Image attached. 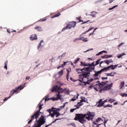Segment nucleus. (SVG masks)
<instances>
[{
    "label": "nucleus",
    "mask_w": 127,
    "mask_h": 127,
    "mask_svg": "<svg viewBox=\"0 0 127 127\" xmlns=\"http://www.w3.org/2000/svg\"><path fill=\"white\" fill-rule=\"evenodd\" d=\"M67 74L66 75H70V72H71V68L66 69Z\"/></svg>",
    "instance_id": "nucleus-35"
},
{
    "label": "nucleus",
    "mask_w": 127,
    "mask_h": 127,
    "mask_svg": "<svg viewBox=\"0 0 127 127\" xmlns=\"http://www.w3.org/2000/svg\"><path fill=\"white\" fill-rule=\"evenodd\" d=\"M67 63H68V62H64V65L65 66V65H66V64H67Z\"/></svg>",
    "instance_id": "nucleus-59"
},
{
    "label": "nucleus",
    "mask_w": 127,
    "mask_h": 127,
    "mask_svg": "<svg viewBox=\"0 0 127 127\" xmlns=\"http://www.w3.org/2000/svg\"><path fill=\"white\" fill-rule=\"evenodd\" d=\"M7 32L8 33L10 34V29H7Z\"/></svg>",
    "instance_id": "nucleus-51"
},
{
    "label": "nucleus",
    "mask_w": 127,
    "mask_h": 127,
    "mask_svg": "<svg viewBox=\"0 0 127 127\" xmlns=\"http://www.w3.org/2000/svg\"><path fill=\"white\" fill-rule=\"evenodd\" d=\"M65 54H66V53L63 54L61 56V57H64V56H65Z\"/></svg>",
    "instance_id": "nucleus-55"
},
{
    "label": "nucleus",
    "mask_w": 127,
    "mask_h": 127,
    "mask_svg": "<svg viewBox=\"0 0 127 127\" xmlns=\"http://www.w3.org/2000/svg\"><path fill=\"white\" fill-rule=\"evenodd\" d=\"M47 112H48L50 114V116L52 117V118H54L55 117V115H56V118H58L59 116H61V114L59 113L57 110H52V109H49L47 110Z\"/></svg>",
    "instance_id": "nucleus-8"
},
{
    "label": "nucleus",
    "mask_w": 127,
    "mask_h": 127,
    "mask_svg": "<svg viewBox=\"0 0 127 127\" xmlns=\"http://www.w3.org/2000/svg\"><path fill=\"white\" fill-rule=\"evenodd\" d=\"M29 79H30V77H29V76H26V80H29Z\"/></svg>",
    "instance_id": "nucleus-56"
},
{
    "label": "nucleus",
    "mask_w": 127,
    "mask_h": 127,
    "mask_svg": "<svg viewBox=\"0 0 127 127\" xmlns=\"http://www.w3.org/2000/svg\"><path fill=\"white\" fill-rule=\"evenodd\" d=\"M93 70H89L87 72H83L81 75H80V79H81L79 80L80 82H83L84 83L85 85H87V84L89 85L91 82L94 81V78H92L91 77L89 78L91 72H93Z\"/></svg>",
    "instance_id": "nucleus-1"
},
{
    "label": "nucleus",
    "mask_w": 127,
    "mask_h": 127,
    "mask_svg": "<svg viewBox=\"0 0 127 127\" xmlns=\"http://www.w3.org/2000/svg\"><path fill=\"white\" fill-rule=\"evenodd\" d=\"M60 108H61V110L62 109H64V108H65V104H64V105L62 106H61Z\"/></svg>",
    "instance_id": "nucleus-47"
},
{
    "label": "nucleus",
    "mask_w": 127,
    "mask_h": 127,
    "mask_svg": "<svg viewBox=\"0 0 127 127\" xmlns=\"http://www.w3.org/2000/svg\"><path fill=\"white\" fill-rule=\"evenodd\" d=\"M38 124L39 125H41V126H42V125H44V124H45V119H44V116H42V117H40L38 121Z\"/></svg>",
    "instance_id": "nucleus-11"
},
{
    "label": "nucleus",
    "mask_w": 127,
    "mask_h": 127,
    "mask_svg": "<svg viewBox=\"0 0 127 127\" xmlns=\"http://www.w3.org/2000/svg\"><path fill=\"white\" fill-rule=\"evenodd\" d=\"M81 100H80V102L77 103V106H78V107H81V106H83V105H84V103L82 102H86V100H85L86 98L85 97H81Z\"/></svg>",
    "instance_id": "nucleus-12"
},
{
    "label": "nucleus",
    "mask_w": 127,
    "mask_h": 127,
    "mask_svg": "<svg viewBox=\"0 0 127 127\" xmlns=\"http://www.w3.org/2000/svg\"><path fill=\"white\" fill-rule=\"evenodd\" d=\"M34 28L35 29H37L38 31H42V30H43L42 28L40 26H36Z\"/></svg>",
    "instance_id": "nucleus-22"
},
{
    "label": "nucleus",
    "mask_w": 127,
    "mask_h": 127,
    "mask_svg": "<svg viewBox=\"0 0 127 127\" xmlns=\"http://www.w3.org/2000/svg\"><path fill=\"white\" fill-rule=\"evenodd\" d=\"M57 97L55 98L53 97L51 98V100H52V101H58V100H61V96H60V93H59V94H57Z\"/></svg>",
    "instance_id": "nucleus-13"
},
{
    "label": "nucleus",
    "mask_w": 127,
    "mask_h": 127,
    "mask_svg": "<svg viewBox=\"0 0 127 127\" xmlns=\"http://www.w3.org/2000/svg\"><path fill=\"white\" fill-rule=\"evenodd\" d=\"M59 120H61V119H56L54 122H53V123L56 122L57 121H59Z\"/></svg>",
    "instance_id": "nucleus-49"
},
{
    "label": "nucleus",
    "mask_w": 127,
    "mask_h": 127,
    "mask_svg": "<svg viewBox=\"0 0 127 127\" xmlns=\"http://www.w3.org/2000/svg\"><path fill=\"white\" fill-rule=\"evenodd\" d=\"M61 14V13H60V12H58V13H57V14L53 16L52 18H54V17H58V16H60Z\"/></svg>",
    "instance_id": "nucleus-28"
},
{
    "label": "nucleus",
    "mask_w": 127,
    "mask_h": 127,
    "mask_svg": "<svg viewBox=\"0 0 127 127\" xmlns=\"http://www.w3.org/2000/svg\"><path fill=\"white\" fill-rule=\"evenodd\" d=\"M42 100H41L38 104L39 106V110L36 111V113L31 117V119L28 121V124H29L32 122L35 119H38L39 116H40V113L41 109H42V106H43V103H42Z\"/></svg>",
    "instance_id": "nucleus-2"
},
{
    "label": "nucleus",
    "mask_w": 127,
    "mask_h": 127,
    "mask_svg": "<svg viewBox=\"0 0 127 127\" xmlns=\"http://www.w3.org/2000/svg\"><path fill=\"white\" fill-rule=\"evenodd\" d=\"M79 61H80L79 58H77V59L75 60V61L74 62V64H77V63H78V62H79Z\"/></svg>",
    "instance_id": "nucleus-39"
},
{
    "label": "nucleus",
    "mask_w": 127,
    "mask_h": 127,
    "mask_svg": "<svg viewBox=\"0 0 127 127\" xmlns=\"http://www.w3.org/2000/svg\"><path fill=\"white\" fill-rule=\"evenodd\" d=\"M109 0V3H112L114 1V0Z\"/></svg>",
    "instance_id": "nucleus-58"
},
{
    "label": "nucleus",
    "mask_w": 127,
    "mask_h": 127,
    "mask_svg": "<svg viewBox=\"0 0 127 127\" xmlns=\"http://www.w3.org/2000/svg\"><path fill=\"white\" fill-rule=\"evenodd\" d=\"M66 80L67 81H69V75L68 74H66Z\"/></svg>",
    "instance_id": "nucleus-52"
},
{
    "label": "nucleus",
    "mask_w": 127,
    "mask_h": 127,
    "mask_svg": "<svg viewBox=\"0 0 127 127\" xmlns=\"http://www.w3.org/2000/svg\"><path fill=\"white\" fill-rule=\"evenodd\" d=\"M103 63H105V61H101L99 64H103Z\"/></svg>",
    "instance_id": "nucleus-61"
},
{
    "label": "nucleus",
    "mask_w": 127,
    "mask_h": 127,
    "mask_svg": "<svg viewBox=\"0 0 127 127\" xmlns=\"http://www.w3.org/2000/svg\"><path fill=\"white\" fill-rule=\"evenodd\" d=\"M104 62L107 65H109V63H113L114 61H113V60L110 59V60H106L104 61Z\"/></svg>",
    "instance_id": "nucleus-18"
},
{
    "label": "nucleus",
    "mask_w": 127,
    "mask_h": 127,
    "mask_svg": "<svg viewBox=\"0 0 127 127\" xmlns=\"http://www.w3.org/2000/svg\"><path fill=\"white\" fill-rule=\"evenodd\" d=\"M71 101H72V102H74L75 101H76V99L74 98H72L71 99H70Z\"/></svg>",
    "instance_id": "nucleus-50"
},
{
    "label": "nucleus",
    "mask_w": 127,
    "mask_h": 127,
    "mask_svg": "<svg viewBox=\"0 0 127 127\" xmlns=\"http://www.w3.org/2000/svg\"><path fill=\"white\" fill-rule=\"evenodd\" d=\"M46 20V18L42 19L41 21H45Z\"/></svg>",
    "instance_id": "nucleus-64"
},
{
    "label": "nucleus",
    "mask_w": 127,
    "mask_h": 127,
    "mask_svg": "<svg viewBox=\"0 0 127 127\" xmlns=\"http://www.w3.org/2000/svg\"><path fill=\"white\" fill-rule=\"evenodd\" d=\"M107 102H108V100L106 99L104 100V102H102V103H104V104H105V103H107Z\"/></svg>",
    "instance_id": "nucleus-62"
},
{
    "label": "nucleus",
    "mask_w": 127,
    "mask_h": 127,
    "mask_svg": "<svg viewBox=\"0 0 127 127\" xmlns=\"http://www.w3.org/2000/svg\"><path fill=\"white\" fill-rule=\"evenodd\" d=\"M106 82H102L100 83V85H101V86H104V85H106Z\"/></svg>",
    "instance_id": "nucleus-43"
},
{
    "label": "nucleus",
    "mask_w": 127,
    "mask_h": 127,
    "mask_svg": "<svg viewBox=\"0 0 127 127\" xmlns=\"http://www.w3.org/2000/svg\"><path fill=\"white\" fill-rule=\"evenodd\" d=\"M118 6H119V5H117L114 6L113 7L110 8L109 9V10H113V9L116 8V7H118Z\"/></svg>",
    "instance_id": "nucleus-34"
},
{
    "label": "nucleus",
    "mask_w": 127,
    "mask_h": 127,
    "mask_svg": "<svg viewBox=\"0 0 127 127\" xmlns=\"http://www.w3.org/2000/svg\"><path fill=\"white\" fill-rule=\"evenodd\" d=\"M95 62H93L91 64L88 63V67H87L86 68H89V67L94 68V70H95V66H96V65H95Z\"/></svg>",
    "instance_id": "nucleus-17"
},
{
    "label": "nucleus",
    "mask_w": 127,
    "mask_h": 127,
    "mask_svg": "<svg viewBox=\"0 0 127 127\" xmlns=\"http://www.w3.org/2000/svg\"><path fill=\"white\" fill-rule=\"evenodd\" d=\"M76 109V108L70 109V113H73L74 112V111H75Z\"/></svg>",
    "instance_id": "nucleus-44"
},
{
    "label": "nucleus",
    "mask_w": 127,
    "mask_h": 127,
    "mask_svg": "<svg viewBox=\"0 0 127 127\" xmlns=\"http://www.w3.org/2000/svg\"><path fill=\"white\" fill-rule=\"evenodd\" d=\"M101 79H102V80H105V79L106 80H108V77H102L101 78Z\"/></svg>",
    "instance_id": "nucleus-46"
},
{
    "label": "nucleus",
    "mask_w": 127,
    "mask_h": 127,
    "mask_svg": "<svg viewBox=\"0 0 127 127\" xmlns=\"http://www.w3.org/2000/svg\"><path fill=\"white\" fill-rule=\"evenodd\" d=\"M121 96H122V97H127V93H121Z\"/></svg>",
    "instance_id": "nucleus-40"
},
{
    "label": "nucleus",
    "mask_w": 127,
    "mask_h": 127,
    "mask_svg": "<svg viewBox=\"0 0 127 127\" xmlns=\"http://www.w3.org/2000/svg\"><path fill=\"white\" fill-rule=\"evenodd\" d=\"M104 106V103H103V100L100 99L99 101L97 103V107L98 108H101V107H103Z\"/></svg>",
    "instance_id": "nucleus-14"
},
{
    "label": "nucleus",
    "mask_w": 127,
    "mask_h": 127,
    "mask_svg": "<svg viewBox=\"0 0 127 127\" xmlns=\"http://www.w3.org/2000/svg\"><path fill=\"white\" fill-rule=\"evenodd\" d=\"M30 40H37V36L36 34H33L30 37Z\"/></svg>",
    "instance_id": "nucleus-16"
},
{
    "label": "nucleus",
    "mask_w": 127,
    "mask_h": 127,
    "mask_svg": "<svg viewBox=\"0 0 127 127\" xmlns=\"http://www.w3.org/2000/svg\"><path fill=\"white\" fill-rule=\"evenodd\" d=\"M111 67H112V65L109 66L107 67H105L103 69H101L99 71L94 70V72L95 74H94L93 75V77L94 80H99V79H100V77L99 76H100L101 74H102V73H103V72H107V71H109V70H110Z\"/></svg>",
    "instance_id": "nucleus-3"
},
{
    "label": "nucleus",
    "mask_w": 127,
    "mask_h": 127,
    "mask_svg": "<svg viewBox=\"0 0 127 127\" xmlns=\"http://www.w3.org/2000/svg\"><path fill=\"white\" fill-rule=\"evenodd\" d=\"M7 64H8V62H7V61H6L4 63V68L6 70H7Z\"/></svg>",
    "instance_id": "nucleus-29"
},
{
    "label": "nucleus",
    "mask_w": 127,
    "mask_h": 127,
    "mask_svg": "<svg viewBox=\"0 0 127 127\" xmlns=\"http://www.w3.org/2000/svg\"><path fill=\"white\" fill-rule=\"evenodd\" d=\"M101 59H98L97 60V61L95 62V66H97V65H99L100 64V62L101 61Z\"/></svg>",
    "instance_id": "nucleus-27"
},
{
    "label": "nucleus",
    "mask_w": 127,
    "mask_h": 127,
    "mask_svg": "<svg viewBox=\"0 0 127 127\" xmlns=\"http://www.w3.org/2000/svg\"><path fill=\"white\" fill-rule=\"evenodd\" d=\"M26 83H24L23 84L20 85L18 87H16L15 90H13V92L10 94V95L8 97L5 98L4 99H3V101L5 102V101H7L8 99H10L11 98V96L13 95V94L14 93H17V92H18V91H21L25 87V84Z\"/></svg>",
    "instance_id": "nucleus-5"
},
{
    "label": "nucleus",
    "mask_w": 127,
    "mask_h": 127,
    "mask_svg": "<svg viewBox=\"0 0 127 127\" xmlns=\"http://www.w3.org/2000/svg\"><path fill=\"white\" fill-rule=\"evenodd\" d=\"M93 28H91L89 29L88 30L86 31L85 32L88 33V32H89V31H91V30H92V29H93Z\"/></svg>",
    "instance_id": "nucleus-48"
},
{
    "label": "nucleus",
    "mask_w": 127,
    "mask_h": 127,
    "mask_svg": "<svg viewBox=\"0 0 127 127\" xmlns=\"http://www.w3.org/2000/svg\"><path fill=\"white\" fill-rule=\"evenodd\" d=\"M109 66H112L111 67H110V69H111V70H115V68H117V67H118V66H119V64H115V65H109Z\"/></svg>",
    "instance_id": "nucleus-20"
},
{
    "label": "nucleus",
    "mask_w": 127,
    "mask_h": 127,
    "mask_svg": "<svg viewBox=\"0 0 127 127\" xmlns=\"http://www.w3.org/2000/svg\"><path fill=\"white\" fill-rule=\"evenodd\" d=\"M106 74H107L106 76L113 77V76H115V74H116V72H112L110 73H106Z\"/></svg>",
    "instance_id": "nucleus-23"
},
{
    "label": "nucleus",
    "mask_w": 127,
    "mask_h": 127,
    "mask_svg": "<svg viewBox=\"0 0 127 127\" xmlns=\"http://www.w3.org/2000/svg\"><path fill=\"white\" fill-rule=\"evenodd\" d=\"M101 54H103V51L101 52H100L99 53L96 54V56H99V55H101Z\"/></svg>",
    "instance_id": "nucleus-42"
},
{
    "label": "nucleus",
    "mask_w": 127,
    "mask_h": 127,
    "mask_svg": "<svg viewBox=\"0 0 127 127\" xmlns=\"http://www.w3.org/2000/svg\"><path fill=\"white\" fill-rule=\"evenodd\" d=\"M101 121H103V119H102L101 118H98L96 119V123H99V122H101Z\"/></svg>",
    "instance_id": "nucleus-36"
},
{
    "label": "nucleus",
    "mask_w": 127,
    "mask_h": 127,
    "mask_svg": "<svg viewBox=\"0 0 127 127\" xmlns=\"http://www.w3.org/2000/svg\"><path fill=\"white\" fill-rule=\"evenodd\" d=\"M109 102H110V103H114V102L116 101V100H115L114 99H110L108 100Z\"/></svg>",
    "instance_id": "nucleus-33"
},
{
    "label": "nucleus",
    "mask_w": 127,
    "mask_h": 127,
    "mask_svg": "<svg viewBox=\"0 0 127 127\" xmlns=\"http://www.w3.org/2000/svg\"><path fill=\"white\" fill-rule=\"evenodd\" d=\"M104 108H112L113 107V105H111L110 104L107 105L105 106H104Z\"/></svg>",
    "instance_id": "nucleus-38"
},
{
    "label": "nucleus",
    "mask_w": 127,
    "mask_h": 127,
    "mask_svg": "<svg viewBox=\"0 0 127 127\" xmlns=\"http://www.w3.org/2000/svg\"><path fill=\"white\" fill-rule=\"evenodd\" d=\"M76 23L77 22L76 21H72L65 24L66 26L62 29V31H64V30H66V29H71V28L75 27Z\"/></svg>",
    "instance_id": "nucleus-6"
},
{
    "label": "nucleus",
    "mask_w": 127,
    "mask_h": 127,
    "mask_svg": "<svg viewBox=\"0 0 127 127\" xmlns=\"http://www.w3.org/2000/svg\"><path fill=\"white\" fill-rule=\"evenodd\" d=\"M79 40H82L84 42H87V41H88V39L87 38H84V37L80 38Z\"/></svg>",
    "instance_id": "nucleus-21"
},
{
    "label": "nucleus",
    "mask_w": 127,
    "mask_h": 127,
    "mask_svg": "<svg viewBox=\"0 0 127 127\" xmlns=\"http://www.w3.org/2000/svg\"><path fill=\"white\" fill-rule=\"evenodd\" d=\"M113 88V83H111L110 84H107L104 87H102L100 88V92L102 93L103 91H109V90H111Z\"/></svg>",
    "instance_id": "nucleus-9"
},
{
    "label": "nucleus",
    "mask_w": 127,
    "mask_h": 127,
    "mask_svg": "<svg viewBox=\"0 0 127 127\" xmlns=\"http://www.w3.org/2000/svg\"><path fill=\"white\" fill-rule=\"evenodd\" d=\"M84 115H85V119H86L87 121H93V117H95V115L92 114V113L90 111L84 114Z\"/></svg>",
    "instance_id": "nucleus-10"
},
{
    "label": "nucleus",
    "mask_w": 127,
    "mask_h": 127,
    "mask_svg": "<svg viewBox=\"0 0 127 127\" xmlns=\"http://www.w3.org/2000/svg\"><path fill=\"white\" fill-rule=\"evenodd\" d=\"M91 14H90V15L91 16H92V17H95V16H96V11H93V12H91Z\"/></svg>",
    "instance_id": "nucleus-30"
},
{
    "label": "nucleus",
    "mask_w": 127,
    "mask_h": 127,
    "mask_svg": "<svg viewBox=\"0 0 127 127\" xmlns=\"http://www.w3.org/2000/svg\"><path fill=\"white\" fill-rule=\"evenodd\" d=\"M63 90H64V89L62 88H61L60 87L59 89V91H58V94L60 93H60H63Z\"/></svg>",
    "instance_id": "nucleus-25"
},
{
    "label": "nucleus",
    "mask_w": 127,
    "mask_h": 127,
    "mask_svg": "<svg viewBox=\"0 0 127 127\" xmlns=\"http://www.w3.org/2000/svg\"><path fill=\"white\" fill-rule=\"evenodd\" d=\"M101 58L105 59H106V55L102 56H101Z\"/></svg>",
    "instance_id": "nucleus-57"
},
{
    "label": "nucleus",
    "mask_w": 127,
    "mask_h": 127,
    "mask_svg": "<svg viewBox=\"0 0 127 127\" xmlns=\"http://www.w3.org/2000/svg\"><path fill=\"white\" fill-rule=\"evenodd\" d=\"M64 92L65 94H68L69 93V90L67 89V88L64 89L63 92Z\"/></svg>",
    "instance_id": "nucleus-32"
},
{
    "label": "nucleus",
    "mask_w": 127,
    "mask_h": 127,
    "mask_svg": "<svg viewBox=\"0 0 127 127\" xmlns=\"http://www.w3.org/2000/svg\"><path fill=\"white\" fill-rule=\"evenodd\" d=\"M80 66L81 67H86V66H89V64H86L84 62H80Z\"/></svg>",
    "instance_id": "nucleus-19"
},
{
    "label": "nucleus",
    "mask_w": 127,
    "mask_h": 127,
    "mask_svg": "<svg viewBox=\"0 0 127 127\" xmlns=\"http://www.w3.org/2000/svg\"><path fill=\"white\" fill-rule=\"evenodd\" d=\"M95 70V67H83L82 69L77 68L76 69L77 72L78 74H83V72H88V71H94Z\"/></svg>",
    "instance_id": "nucleus-7"
},
{
    "label": "nucleus",
    "mask_w": 127,
    "mask_h": 127,
    "mask_svg": "<svg viewBox=\"0 0 127 127\" xmlns=\"http://www.w3.org/2000/svg\"><path fill=\"white\" fill-rule=\"evenodd\" d=\"M123 44H124V43H122L121 44H120V45H118V47H121V45H123Z\"/></svg>",
    "instance_id": "nucleus-60"
},
{
    "label": "nucleus",
    "mask_w": 127,
    "mask_h": 127,
    "mask_svg": "<svg viewBox=\"0 0 127 127\" xmlns=\"http://www.w3.org/2000/svg\"><path fill=\"white\" fill-rule=\"evenodd\" d=\"M124 86H125V81H123L120 83V89H122Z\"/></svg>",
    "instance_id": "nucleus-26"
},
{
    "label": "nucleus",
    "mask_w": 127,
    "mask_h": 127,
    "mask_svg": "<svg viewBox=\"0 0 127 127\" xmlns=\"http://www.w3.org/2000/svg\"><path fill=\"white\" fill-rule=\"evenodd\" d=\"M41 127V125L38 124V125L37 126H35V127Z\"/></svg>",
    "instance_id": "nucleus-54"
},
{
    "label": "nucleus",
    "mask_w": 127,
    "mask_h": 127,
    "mask_svg": "<svg viewBox=\"0 0 127 127\" xmlns=\"http://www.w3.org/2000/svg\"><path fill=\"white\" fill-rule=\"evenodd\" d=\"M86 115L84 114H76L74 118V121H78L80 124H84V123H86Z\"/></svg>",
    "instance_id": "nucleus-4"
},
{
    "label": "nucleus",
    "mask_w": 127,
    "mask_h": 127,
    "mask_svg": "<svg viewBox=\"0 0 127 127\" xmlns=\"http://www.w3.org/2000/svg\"><path fill=\"white\" fill-rule=\"evenodd\" d=\"M76 19H77V20H79V21H80V20H81V18L80 17H76Z\"/></svg>",
    "instance_id": "nucleus-63"
},
{
    "label": "nucleus",
    "mask_w": 127,
    "mask_h": 127,
    "mask_svg": "<svg viewBox=\"0 0 127 127\" xmlns=\"http://www.w3.org/2000/svg\"><path fill=\"white\" fill-rule=\"evenodd\" d=\"M105 56H106V59H108V58H112V57H113V55H105Z\"/></svg>",
    "instance_id": "nucleus-31"
},
{
    "label": "nucleus",
    "mask_w": 127,
    "mask_h": 127,
    "mask_svg": "<svg viewBox=\"0 0 127 127\" xmlns=\"http://www.w3.org/2000/svg\"><path fill=\"white\" fill-rule=\"evenodd\" d=\"M49 100H51V98H46L45 99V102H46V101H49Z\"/></svg>",
    "instance_id": "nucleus-53"
},
{
    "label": "nucleus",
    "mask_w": 127,
    "mask_h": 127,
    "mask_svg": "<svg viewBox=\"0 0 127 127\" xmlns=\"http://www.w3.org/2000/svg\"><path fill=\"white\" fill-rule=\"evenodd\" d=\"M43 40H41L39 44V46H38V49H41L42 48V46H41V43H43Z\"/></svg>",
    "instance_id": "nucleus-24"
},
{
    "label": "nucleus",
    "mask_w": 127,
    "mask_h": 127,
    "mask_svg": "<svg viewBox=\"0 0 127 127\" xmlns=\"http://www.w3.org/2000/svg\"><path fill=\"white\" fill-rule=\"evenodd\" d=\"M78 40H80V38H76L73 40V42H76V41H78Z\"/></svg>",
    "instance_id": "nucleus-41"
},
{
    "label": "nucleus",
    "mask_w": 127,
    "mask_h": 127,
    "mask_svg": "<svg viewBox=\"0 0 127 127\" xmlns=\"http://www.w3.org/2000/svg\"><path fill=\"white\" fill-rule=\"evenodd\" d=\"M58 74L60 76H62V75H63V70H61L60 71H59Z\"/></svg>",
    "instance_id": "nucleus-37"
},
{
    "label": "nucleus",
    "mask_w": 127,
    "mask_h": 127,
    "mask_svg": "<svg viewBox=\"0 0 127 127\" xmlns=\"http://www.w3.org/2000/svg\"><path fill=\"white\" fill-rule=\"evenodd\" d=\"M118 58H121V57H123V55L122 54H119L118 55V56H117Z\"/></svg>",
    "instance_id": "nucleus-45"
},
{
    "label": "nucleus",
    "mask_w": 127,
    "mask_h": 127,
    "mask_svg": "<svg viewBox=\"0 0 127 127\" xmlns=\"http://www.w3.org/2000/svg\"><path fill=\"white\" fill-rule=\"evenodd\" d=\"M60 88V87H59L58 85H56L55 87H53V88L52 89V93H53V92H58Z\"/></svg>",
    "instance_id": "nucleus-15"
}]
</instances>
